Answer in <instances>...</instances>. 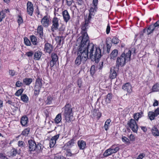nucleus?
<instances>
[{
  "label": "nucleus",
  "instance_id": "obj_1",
  "mask_svg": "<svg viewBox=\"0 0 159 159\" xmlns=\"http://www.w3.org/2000/svg\"><path fill=\"white\" fill-rule=\"evenodd\" d=\"M90 44L89 40H82L81 44L78 47L77 54L82 57L83 62L86 61L89 57Z\"/></svg>",
  "mask_w": 159,
  "mask_h": 159
},
{
  "label": "nucleus",
  "instance_id": "obj_2",
  "mask_svg": "<svg viewBox=\"0 0 159 159\" xmlns=\"http://www.w3.org/2000/svg\"><path fill=\"white\" fill-rule=\"evenodd\" d=\"M89 57L92 61L98 63L102 56L101 49L99 48L94 47L93 43L89 45Z\"/></svg>",
  "mask_w": 159,
  "mask_h": 159
},
{
  "label": "nucleus",
  "instance_id": "obj_3",
  "mask_svg": "<svg viewBox=\"0 0 159 159\" xmlns=\"http://www.w3.org/2000/svg\"><path fill=\"white\" fill-rule=\"evenodd\" d=\"M131 54V51L129 50L126 54L124 52L122 53L120 57H118L116 61V67L119 68L120 66H123L126 62L130 60Z\"/></svg>",
  "mask_w": 159,
  "mask_h": 159
},
{
  "label": "nucleus",
  "instance_id": "obj_4",
  "mask_svg": "<svg viewBox=\"0 0 159 159\" xmlns=\"http://www.w3.org/2000/svg\"><path fill=\"white\" fill-rule=\"evenodd\" d=\"M70 105L69 104H67L65 106L64 113L65 119L68 122H70L73 119V113L72 112V108L70 107Z\"/></svg>",
  "mask_w": 159,
  "mask_h": 159
},
{
  "label": "nucleus",
  "instance_id": "obj_5",
  "mask_svg": "<svg viewBox=\"0 0 159 159\" xmlns=\"http://www.w3.org/2000/svg\"><path fill=\"white\" fill-rule=\"evenodd\" d=\"M115 145H112L111 147L105 151L103 154V156L105 157H107L111 154L116 153L119 151V148L116 147L114 148Z\"/></svg>",
  "mask_w": 159,
  "mask_h": 159
},
{
  "label": "nucleus",
  "instance_id": "obj_6",
  "mask_svg": "<svg viewBox=\"0 0 159 159\" xmlns=\"http://www.w3.org/2000/svg\"><path fill=\"white\" fill-rule=\"evenodd\" d=\"M128 125L134 132L135 133L137 132L138 126L134 120L131 119L128 122Z\"/></svg>",
  "mask_w": 159,
  "mask_h": 159
},
{
  "label": "nucleus",
  "instance_id": "obj_7",
  "mask_svg": "<svg viewBox=\"0 0 159 159\" xmlns=\"http://www.w3.org/2000/svg\"><path fill=\"white\" fill-rule=\"evenodd\" d=\"M52 60L50 62V66L51 67H53L56 64L58 60L57 55L54 53H52L51 54Z\"/></svg>",
  "mask_w": 159,
  "mask_h": 159
},
{
  "label": "nucleus",
  "instance_id": "obj_8",
  "mask_svg": "<svg viewBox=\"0 0 159 159\" xmlns=\"http://www.w3.org/2000/svg\"><path fill=\"white\" fill-rule=\"evenodd\" d=\"M28 143L29 151L31 152L35 150L36 148V144L35 141L30 140L28 141Z\"/></svg>",
  "mask_w": 159,
  "mask_h": 159
},
{
  "label": "nucleus",
  "instance_id": "obj_9",
  "mask_svg": "<svg viewBox=\"0 0 159 159\" xmlns=\"http://www.w3.org/2000/svg\"><path fill=\"white\" fill-rule=\"evenodd\" d=\"M52 25L51 27L52 31L54 32L55 30L58 29L59 25L58 19L57 18L54 17L53 18L52 21Z\"/></svg>",
  "mask_w": 159,
  "mask_h": 159
},
{
  "label": "nucleus",
  "instance_id": "obj_10",
  "mask_svg": "<svg viewBox=\"0 0 159 159\" xmlns=\"http://www.w3.org/2000/svg\"><path fill=\"white\" fill-rule=\"evenodd\" d=\"M27 10L28 13L30 16H32L34 11L33 4L31 2H28L27 4Z\"/></svg>",
  "mask_w": 159,
  "mask_h": 159
},
{
  "label": "nucleus",
  "instance_id": "obj_11",
  "mask_svg": "<svg viewBox=\"0 0 159 159\" xmlns=\"http://www.w3.org/2000/svg\"><path fill=\"white\" fill-rule=\"evenodd\" d=\"M81 29V33L82 36V40H89V37L86 32V28L85 27V26L83 25Z\"/></svg>",
  "mask_w": 159,
  "mask_h": 159
},
{
  "label": "nucleus",
  "instance_id": "obj_12",
  "mask_svg": "<svg viewBox=\"0 0 159 159\" xmlns=\"http://www.w3.org/2000/svg\"><path fill=\"white\" fill-rule=\"evenodd\" d=\"M158 27L156 23L154 25H150L147 30V34H150L157 27Z\"/></svg>",
  "mask_w": 159,
  "mask_h": 159
},
{
  "label": "nucleus",
  "instance_id": "obj_13",
  "mask_svg": "<svg viewBox=\"0 0 159 159\" xmlns=\"http://www.w3.org/2000/svg\"><path fill=\"white\" fill-rule=\"evenodd\" d=\"M59 137V135H56L52 137L50 141V148L53 147L56 143V141Z\"/></svg>",
  "mask_w": 159,
  "mask_h": 159
},
{
  "label": "nucleus",
  "instance_id": "obj_14",
  "mask_svg": "<svg viewBox=\"0 0 159 159\" xmlns=\"http://www.w3.org/2000/svg\"><path fill=\"white\" fill-rule=\"evenodd\" d=\"M49 20L48 17L45 16L42 19L41 23L44 27H47L49 24Z\"/></svg>",
  "mask_w": 159,
  "mask_h": 159
},
{
  "label": "nucleus",
  "instance_id": "obj_15",
  "mask_svg": "<svg viewBox=\"0 0 159 159\" xmlns=\"http://www.w3.org/2000/svg\"><path fill=\"white\" fill-rule=\"evenodd\" d=\"M62 15L64 21L67 22L70 19V16L68 12L66 10L62 12Z\"/></svg>",
  "mask_w": 159,
  "mask_h": 159
},
{
  "label": "nucleus",
  "instance_id": "obj_16",
  "mask_svg": "<svg viewBox=\"0 0 159 159\" xmlns=\"http://www.w3.org/2000/svg\"><path fill=\"white\" fill-rule=\"evenodd\" d=\"M122 89L128 93H131L132 91L131 86L129 83H127L124 85L122 87Z\"/></svg>",
  "mask_w": 159,
  "mask_h": 159
},
{
  "label": "nucleus",
  "instance_id": "obj_17",
  "mask_svg": "<svg viewBox=\"0 0 159 159\" xmlns=\"http://www.w3.org/2000/svg\"><path fill=\"white\" fill-rule=\"evenodd\" d=\"M77 144L80 149H84L85 148L86 142L83 140L78 141Z\"/></svg>",
  "mask_w": 159,
  "mask_h": 159
},
{
  "label": "nucleus",
  "instance_id": "obj_18",
  "mask_svg": "<svg viewBox=\"0 0 159 159\" xmlns=\"http://www.w3.org/2000/svg\"><path fill=\"white\" fill-rule=\"evenodd\" d=\"M53 49L52 46L51 44L48 43L45 44V49L47 52L50 53L52 50Z\"/></svg>",
  "mask_w": 159,
  "mask_h": 159
},
{
  "label": "nucleus",
  "instance_id": "obj_19",
  "mask_svg": "<svg viewBox=\"0 0 159 159\" xmlns=\"http://www.w3.org/2000/svg\"><path fill=\"white\" fill-rule=\"evenodd\" d=\"M118 55V51L116 49L113 50L110 54V58L115 60Z\"/></svg>",
  "mask_w": 159,
  "mask_h": 159
},
{
  "label": "nucleus",
  "instance_id": "obj_20",
  "mask_svg": "<svg viewBox=\"0 0 159 159\" xmlns=\"http://www.w3.org/2000/svg\"><path fill=\"white\" fill-rule=\"evenodd\" d=\"M42 55V52L39 51H37L35 52L34 55V59L35 60H39Z\"/></svg>",
  "mask_w": 159,
  "mask_h": 159
},
{
  "label": "nucleus",
  "instance_id": "obj_21",
  "mask_svg": "<svg viewBox=\"0 0 159 159\" xmlns=\"http://www.w3.org/2000/svg\"><path fill=\"white\" fill-rule=\"evenodd\" d=\"M117 74L115 70L114 69H111L109 77L110 79H112L115 78Z\"/></svg>",
  "mask_w": 159,
  "mask_h": 159
},
{
  "label": "nucleus",
  "instance_id": "obj_22",
  "mask_svg": "<svg viewBox=\"0 0 159 159\" xmlns=\"http://www.w3.org/2000/svg\"><path fill=\"white\" fill-rule=\"evenodd\" d=\"M151 131L153 135L156 136H159V131L156 127H153Z\"/></svg>",
  "mask_w": 159,
  "mask_h": 159
},
{
  "label": "nucleus",
  "instance_id": "obj_23",
  "mask_svg": "<svg viewBox=\"0 0 159 159\" xmlns=\"http://www.w3.org/2000/svg\"><path fill=\"white\" fill-rule=\"evenodd\" d=\"M32 78H26L23 80V83L25 85H29L32 82Z\"/></svg>",
  "mask_w": 159,
  "mask_h": 159
},
{
  "label": "nucleus",
  "instance_id": "obj_24",
  "mask_svg": "<svg viewBox=\"0 0 159 159\" xmlns=\"http://www.w3.org/2000/svg\"><path fill=\"white\" fill-rule=\"evenodd\" d=\"M28 121V119L27 117L26 116H23L21 118L20 122L23 126H25L27 124Z\"/></svg>",
  "mask_w": 159,
  "mask_h": 159
},
{
  "label": "nucleus",
  "instance_id": "obj_25",
  "mask_svg": "<svg viewBox=\"0 0 159 159\" xmlns=\"http://www.w3.org/2000/svg\"><path fill=\"white\" fill-rule=\"evenodd\" d=\"M143 114V113L142 111L140 112H138L135 113L134 114V120H135L137 121H138L139 118L141 117L142 116V115Z\"/></svg>",
  "mask_w": 159,
  "mask_h": 159
},
{
  "label": "nucleus",
  "instance_id": "obj_26",
  "mask_svg": "<svg viewBox=\"0 0 159 159\" xmlns=\"http://www.w3.org/2000/svg\"><path fill=\"white\" fill-rule=\"evenodd\" d=\"M65 37L64 36H57L56 38V40L58 43V44L60 45L62 41H63L65 39Z\"/></svg>",
  "mask_w": 159,
  "mask_h": 159
},
{
  "label": "nucleus",
  "instance_id": "obj_27",
  "mask_svg": "<svg viewBox=\"0 0 159 159\" xmlns=\"http://www.w3.org/2000/svg\"><path fill=\"white\" fill-rule=\"evenodd\" d=\"M79 152V151L78 150V149H77V148L76 147L75 149V152H73V153H72L70 152V150H67V155L68 156L71 157L72 156H73L74 155H75V154H76L78 153Z\"/></svg>",
  "mask_w": 159,
  "mask_h": 159
},
{
  "label": "nucleus",
  "instance_id": "obj_28",
  "mask_svg": "<svg viewBox=\"0 0 159 159\" xmlns=\"http://www.w3.org/2000/svg\"><path fill=\"white\" fill-rule=\"evenodd\" d=\"M43 28L42 26L40 25L39 26L37 29V31L38 33L39 34L40 37H41L43 35Z\"/></svg>",
  "mask_w": 159,
  "mask_h": 159
},
{
  "label": "nucleus",
  "instance_id": "obj_29",
  "mask_svg": "<svg viewBox=\"0 0 159 159\" xmlns=\"http://www.w3.org/2000/svg\"><path fill=\"white\" fill-rule=\"evenodd\" d=\"M148 117L149 118V119L151 120H152L154 119V118L155 116V114L154 112L152 111H149L148 112Z\"/></svg>",
  "mask_w": 159,
  "mask_h": 159
},
{
  "label": "nucleus",
  "instance_id": "obj_30",
  "mask_svg": "<svg viewBox=\"0 0 159 159\" xmlns=\"http://www.w3.org/2000/svg\"><path fill=\"white\" fill-rule=\"evenodd\" d=\"M81 61H83V60H82V57L78 56L75 60V64L78 66L80 64Z\"/></svg>",
  "mask_w": 159,
  "mask_h": 159
},
{
  "label": "nucleus",
  "instance_id": "obj_31",
  "mask_svg": "<svg viewBox=\"0 0 159 159\" xmlns=\"http://www.w3.org/2000/svg\"><path fill=\"white\" fill-rule=\"evenodd\" d=\"M21 99L24 102H27L29 98L25 94H23L21 96Z\"/></svg>",
  "mask_w": 159,
  "mask_h": 159
},
{
  "label": "nucleus",
  "instance_id": "obj_32",
  "mask_svg": "<svg viewBox=\"0 0 159 159\" xmlns=\"http://www.w3.org/2000/svg\"><path fill=\"white\" fill-rule=\"evenodd\" d=\"M152 90L153 92H157L159 90V84L157 83L152 87Z\"/></svg>",
  "mask_w": 159,
  "mask_h": 159
},
{
  "label": "nucleus",
  "instance_id": "obj_33",
  "mask_svg": "<svg viewBox=\"0 0 159 159\" xmlns=\"http://www.w3.org/2000/svg\"><path fill=\"white\" fill-rule=\"evenodd\" d=\"M75 140L74 139H71L70 141L67 143V145L69 148H71L72 146L75 145Z\"/></svg>",
  "mask_w": 159,
  "mask_h": 159
},
{
  "label": "nucleus",
  "instance_id": "obj_34",
  "mask_svg": "<svg viewBox=\"0 0 159 159\" xmlns=\"http://www.w3.org/2000/svg\"><path fill=\"white\" fill-rule=\"evenodd\" d=\"M61 120V116L60 114L57 115L55 119V122L57 124L60 123Z\"/></svg>",
  "mask_w": 159,
  "mask_h": 159
},
{
  "label": "nucleus",
  "instance_id": "obj_35",
  "mask_svg": "<svg viewBox=\"0 0 159 159\" xmlns=\"http://www.w3.org/2000/svg\"><path fill=\"white\" fill-rule=\"evenodd\" d=\"M112 98V95L111 93H108L107 96V97L105 100V102L106 104L110 103L111 102V100Z\"/></svg>",
  "mask_w": 159,
  "mask_h": 159
},
{
  "label": "nucleus",
  "instance_id": "obj_36",
  "mask_svg": "<svg viewBox=\"0 0 159 159\" xmlns=\"http://www.w3.org/2000/svg\"><path fill=\"white\" fill-rule=\"evenodd\" d=\"M122 141L126 144H129L130 143L129 139L125 136H122Z\"/></svg>",
  "mask_w": 159,
  "mask_h": 159
},
{
  "label": "nucleus",
  "instance_id": "obj_37",
  "mask_svg": "<svg viewBox=\"0 0 159 159\" xmlns=\"http://www.w3.org/2000/svg\"><path fill=\"white\" fill-rule=\"evenodd\" d=\"M35 85H36L37 86L41 87L42 86V83L40 79L38 78L36 80Z\"/></svg>",
  "mask_w": 159,
  "mask_h": 159
},
{
  "label": "nucleus",
  "instance_id": "obj_38",
  "mask_svg": "<svg viewBox=\"0 0 159 159\" xmlns=\"http://www.w3.org/2000/svg\"><path fill=\"white\" fill-rule=\"evenodd\" d=\"M30 39L33 44L34 45L36 44L37 39L34 36H30Z\"/></svg>",
  "mask_w": 159,
  "mask_h": 159
},
{
  "label": "nucleus",
  "instance_id": "obj_39",
  "mask_svg": "<svg viewBox=\"0 0 159 159\" xmlns=\"http://www.w3.org/2000/svg\"><path fill=\"white\" fill-rule=\"evenodd\" d=\"M30 129H25L22 132L21 134L24 136H25L27 135L29 133Z\"/></svg>",
  "mask_w": 159,
  "mask_h": 159
},
{
  "label": "nucleus",
  "instance_id": "obj_40",
  "mask_svg": "<svg viewBox=\"0 0 159 159\" xmlns=\"http://www.w3.org/2000/svg\"><path fill=\"white\" fill-rule=\"evenodd\" d=\"M119 40L116 37H114L111 41L112 43H113L117 44L119 42Z\"/></svg>",
  "mask_w": 159,
  "mask_h": 159
},
{
  "label": "nucleus",
  "instance_id": "obj_41",
  "mask_svg": "<svg viewBox=\"0 0 159 159\" xmlns=\"http://www.w3.org/2000/svg\"><path fill=\"white\" fill-rule=\"evenodd\" d=\"M23 91V90L22 89H20L18 90L15 93L16 95L17 96H19L21 95V93H22Z\"/></svg>",
  "mask_w": 159,
  "mask_h": 159
},
{
  "label": "nucleus",
  "instance_id": "obj_42",
  "mask_svg": "<svg viewBox=\"0 0 159 159\" xmlns=\"http://www.w3.org/2000/svg\"><path fill=\"white\" fill-rule=\"evenodd\" d=\"M25 44L27 46H30L31 43L30 41L26 38H25L24 39Z\"/></svg>",
  "mask_w": 159,
  "mask_h": 159
},
{
  "label": "nucleus",
  "instance_id": "obj_43",
  "mask_svg": "<svg viewBox=\"0 0 159 159\" xmlns=\"http://www.w3.org/2000/svg\"><path fill=\"white\" fill-rule=\"evenodd\" d=\"M5 17V14L2 11L0 12V22L2 21V19Z\"/></svg>",
  "mask_w": 159,
  "mask_h": 159
},
{
  "label": "nucleus",
  "instance_id": "obj_44",
  "mask_svg": "<svg viewBox=\"0 0 159 159\" xmlns=\"http://www.w3.org/2000/svg\"><path fill=\"white\" fill-rule=\"evenodd\" d=\"M52 100V97L50 96L48 97L46 100L47 104H50Z\"/></svg>",
  "mask_w": 159,
  "mask_h": 159
},
{
  "label": "nucleus",
  "instance_id": "obj_45",
  "mask_svg": "<svg viewBox=\"0 0 159 159\" xmlns=\"http://www.w3.org/2000/svg\"><path fill=\"white\" fill-rule=\"evenodd\" d=\"M97 9H95V7L94 6V8H93L92 7H91L89 10V13L90 15H93L94 14V10H96Z\"/></svg>",
  "mask_w": 159,
  "mask_h": 159
},
{
  "label": "nucleus",
  "instance_id": "obj_46",
  "mask_svg": "<svg viewBox=\"0 0 159 159\" xmlns=\"http://www.w3.org/2000/svg\"><path fill=\"white\" fill-rule=\"evenodd\" d=\"M54 159H66L64 157L62 156L57 155L55 156Z\"/></svg>",
  "mask_w": 159,
  "mask_h": 159
},
{
  "label": "nucleus",
  "instance_id": "obj_47",
  "mask_svg": "<svg viewBox=\"0 0 159 159\" xmlns=\"http://www.w3.org/2000/svg\"><path fill=\"white\" fill-rule=\"evenodd\" d=\"M98 3V0H93V4L94 6L95 7V9H97V4Z\"/></svg>",
  "mask_w": 159,
  "mask_h": 159
},
{
  "label": "nucleus",
  "instance_id": "obj_48",
  "mask_svg": "<svg viewBox=\"0 0 159 159\" xmlns=\"http://www.w3.org/2000/svg\"><path fill=\"white\" fill-rule=\"evenodd\" d=\"M111 45L108 43L107 42V52L109 53L110 52L111 48Z\"/></svg>",
  "mask_w": 159,
  "mask_h": 159
},
{
  "label": "nucleus",
  "instance_id": "obj_49",
  "mask_svg": "<svg viewBox=\"0 0 159 159\" xmlns=\"http://www.w3.org/2000/svg\"><path fill=\"white\" fill-rule=\"evenodd\" d=\"M95 67L94 65L91 66L90 69V73L91 74H94L95 72Z\"/></svg>",
  "mask_w": 159,
  "mask_h": 159
},
{
  "label": "nucleus",
  "instance_id": "obj_50",
  "mask_svg": "<svg viewBox=\"0 0 159 159\" xmlns=\"http://www.w3.org/2000/svg\"><path fill=\"white\" fill-rule=\"evenodd\" d=\"M9 74L10 75L13 76L15 75L16 74L15 71L13 70H9Z\"/></svg>",
  "mask_w": 159,
  "mask_h": 159
},
{
  "label": "nucleus",
  "instance_id": "obj_51",
  "mask_svg": "<svg viewBox=\"0 0 159 159\" xmlns=\"http://www.w3.org/2000/svg\"><path fill=\"white\" fill-rule=\"evenodd\" d=\"M129 140H130L131 141H134L135 140V137L132 134H131L130 135L129 137Z\"/></svg>",
  "mask_w": 159,
  "mask_h": 159
},
{
  "label": "nucleus",
  "instance_id": "obj_52",
  "mask_svg": "<svg viewBox=\"0 0 159 159\" xmlns=\"http://www.w3.org/2000/svg\"><path fill=\"white\" fill-rule=\"evenodd\" d=\"M23 22V19L20 16H19L18 19V22L19 25H20V24L22 23Z\"/></svg>",
  "mask_w": 159,
  "mask_h": 159
},
{
  "label": "nucleus",
  "instance_id": "obj_53",
  "mask_svg": "<svg viewBox=\"0 0 159 159\" xmlns=\"http://www.w3.org/2000/svg\"><path fill=\"white\" fill-rule=\"evenodd\" d=\"M145 154L143 153L140 154L138 157L137 159H142L145 156Z\"/></svg>",
  "mask_w": 159,
  "mask_h": 159
},
{
  "label": "nucleus",
  "instance_id": "obj_54",
  "mask_svg": "<svg viewBox=\"0 0 159 159\" xmlns=\"http://www.w3.org/2000/svg\"><path fill=\"white\" fill-rule=\"evenodd\" d=\"M155 114V116H157L159 115V107L155 110L154 112Z\"/></svg>",
  "mask_w": 159,
  "mask_h": 159
},
{
  "label": "nucleus",
  "instance_id": "obj_55",
  "mask_svg": "<svg viewBox=\"0 0 159 159\" xmlns=\"http://www.w3.org/2000/svg\"><path fill=\"white\" fill-rule=\"evenodd\" d=\"M33 54L32 51H30L26 53V55L29 57H31Z\"/></svg>",
  "mask_w": 159,
  "mask_h": 159
},
{
  "label": "nucleus",
  "instance_id": "obj_56",
  "mask_svg": "<svg viewBox=\"0 0 159 159\" xmlns=\"http://www.w3.org/2000/svg\"><path fill=\"white\" fill-rule=\"evenodd\" d=\"M13 151L12 152V155L13 156H15L17 153H18L19 154V153L17 152V150L15 149H13Z\"/></svg>",
  "mask_w": 159,
  "mask_h": 159
},
{
  "label": "nucleus",
  "instance_id": "obj_57",
  "mask_svg": "<svg viewBox=\"0 0 159 159\" xmlns=\"http://www.w3.org/2000/svg\"><path fill=\"white\" fill-rule=\"evenodd\" d=\"M0 157L1 159H7L5 155L2 153H0Z\"/></svg>",
  "mask_w": 159,
  "mask_h": 159
},
{
  "label": "nucleus",
  "instance_id": "obj_58",
  "mask_svg": "<svg viewBox=\"0 0 159 159\" xmlns=\"http://www.w3.org/2000/svg\"><path fill=\"white\" fill-rule=\"evenodd\" d=\"M73 0H66L67 5L69 6H70L73 2Z\"/></svg>",
  "mask_w": 159,
  "mask_h": 159
},
{
  "label": "nucleus",
  "instance_id": "obj_59",
  "mask_svg": "<svg viewBox=\"0 0 159 159\" xmlns=\"http://www.w3.org/2000/svg\"><path fill=\"white\" fill-rule=\"evenodd\" d=\"M22 84V83L21 82L18 81L16 82V87H20L21 85Z\"/></svg>",
  "mask_w": 159,
  "mask_h": 159
},
{
  "label": "nucleus",
  "instance_id": "obj_60",
  "mask_svg": "<svg viewBox=\"0 0 159 159\" xmlns=\"http://www.w3.org/2000/svg\"><path fill=\"white\" fill-rule=\"evenodd\" d=\"M88 24V21L85 20V23L83 25L85 26V27H86L87 29H88L89 27Z\"/></svg>",
  "mask_w": 159,
  "mask_h": 159
},
{
  "label": "nucleus",
  "instance_id": "obj_61",
  "mask_svg": "<svg viewBox=\"0 0 159 159\" xmlns=\"http://www.w3.org/2000/svg\"><path fill=\"white\" fill-rule=\"evenodd\" d=\"M110 30V25H109V24H108L107 26V29H106V33L107 34H108L109 33Z\"/></svg>",
  "mask_w": 159,
  "mask_h": 159
},
{
  "label": "nucleus",
  "instance_id": "obj_62",
  "mask_svg": "<svg viewBox=\"0 0 159 159\" xmlns=\"http://www.w3.org/2000/svg\"><path fill=\"white\" fill-rule=\"evenodd\" d=\"M36 149L39 150H41L42 149L41 144H38L37 145H36Z\"/></svg>",
  "mask_w": 159,
  "mask_h": 159
},
{
  "label": "nucleus",
  "instance_id": "obj_63",
  "mask_svg": "<svg viewBox=\"0 0 159 159\" xmlns=\"http://www.w3.org/2000/svg\"><path fill=\"white\" fill-rule=\"evenodd\" d=\"M82 81L81 80H79L77 81V84L79 88L81 86Z\"/></svg>",
  "mask_w": 159,
  "mask_h": 159
},
{
  "label": "nucleus",
  "instance_id": "obj_64",
  "mask_svg": "<svg viewBox=\"0 0 159 159\" xmlns=\"http://www.w3.org/2000/svg\"><path fill=\"white\" fill-rule=\"evenodd\" d=\"M41 88V87L39 86H37L36 85H35L34 89V91H40V89Z\"/></svg>",
  "mask_w": 159,
  "mask_h": 159
}]
</instances>
